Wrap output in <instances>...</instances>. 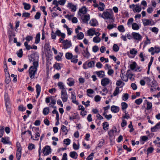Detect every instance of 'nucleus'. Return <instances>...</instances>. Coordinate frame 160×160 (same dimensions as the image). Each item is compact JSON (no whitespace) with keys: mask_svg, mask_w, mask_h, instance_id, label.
<instances>
[{"mask_svg":"<svg viewBox=\"0 0 160 160\" xmlns=\"http://www.w3.org/2000/svg\"><path fill=\"white\" fill-rule=\"evenodd\" d=\"M26 108L24 107L22 105H20L18 107V110L21 111H24L25 110Z\"/></svg>","mask_w":160,"mask_h":160,"instance_id":"nucleus-55","label":"nucleus"},{"mask_svg":"<svg viewBox=\"0 0 160 160\" xmlns=\"http://www.w3.org/2000/svg\"><path fill=\"white\" fill-rule=\"evenodd\" d=\"M90 19V16L89 14L86 15L84 16L83 17L82 16V19L83 22L85 23H88V22Z\"/></svg>","mask_w":160,"mask_h":160,"instance_id":"nucleus-11","label":"nucleus"},{"mask_svg":"<svg viewBox=\"0 0 160 160\" xmlns=\"http://www.w3.org/2000/svg\"><path fill=\"white\" fill-rule=\"evenodd\" d=\"M160 128V122L157 123L156 125L154 127L151 128V130L152 132H155L157 130Z\"/></svg>","mask_w":160,"mask_h":160,"instance_id":"nucleus-14","label":"nucleus"},{"mask_svg":"<svg viewBox=\"0 0 160 160\" xmlns=\"http://www.w3.org/2000/svg\"><path fill=\"white\" fill-rule=\"evenodd\" d=\"M102 126L103 129L107 131L108 129L109 124L107 122H105L102 123Z\"/></svg>","mask_w":160,"mask_h":160,"instance_id":"nucleus-27","label":"nucleus"},{"mask_svg":"<svg viewBox=\"0 0 160 160\" xmlns=\"http://www.w3.org/2000/svg\"><path fill=\"white\" fill-rule=\"evenodd\" d=\"M92 49L93 52H96L99 50V48L98 46L95 45L92 47Z\"/></svg>","mask_w":160,"mask_h":160,"instance_id":"nucleus-60","label":"nucleus"},{"mask_svg":"<svg viewBox=\"0 0 160 160\" xmlns=\"http://www.w3.org/2000/svg\"><path fill=\"white\" fill-rule=\"evenodd\" d=\"M121 73L120 77L123 81L125 82H127L128 80V78L127 76H124L123 73L122 72V70H121Z\"/></svg>","mask_w":160,"mask_h":160,"instance_id":"nucleus-24","label":"nucleus"},{"mask_svg":"<svg viewBox=\"0 0 160 160\" xmlns=\"http://www.w3.org/2000/svg\"><path fill=\"white\" fill-rule=\"evenodd\" d=\"M4 127L0 126V138L2 137L4 133Z\"/></svg>","mask_w":160,"mask_h":160,"instance_id":"nucleus-45","label":"nucleus"},{"mask_svg":"<svg viewBox=\"0 0 160 160\" xmlns=\"http://www.w3.org/2000/svg\"><path fill=\"white\" fill-rule=\"evenodd\" d=\"M58 85L59 88V89H62V91L66 90L65 89L64 86L62 82H59L58 83Z\"/></svg>","mask_w":160,"mask_h":160,"instance_id":"nucleus-26","label":"nucleus"},{"mask_svg":"<svg viewBox=\"0 0 160 160\" xmlns=\"http://www.w3.org/2000/svg\"><path fill=\"white\" fill-rule=\"evenodd\" d=\"M23 5L24 6V9L26 10H28L31 8V5L29 4L24 2L23 3Z\"/></svg>","mask_w":160,"mask_h":160,"instance_id":"nucleus-31","label":"nucleus"},{"mask_svg":"<svg viewBox=\"0 0 160 160\" xmlns=\"http://www.w3.org/2000/svg\"><path fill=\"white\" fill-rule=\"evenodd\" d=\"M138 51L135 48H132L130 51V53L132 55H136Z\"/></svg>","mask_w":160,"mask_h":160,"instance_id":"nucleus-47","label":"nucleus"},{"mask_svg":"<svg viewBox=\"0 0 160 160\" xmlns=\"http://www.w3.org/2000/svg\"><path fill=\"white\" fill-rule=\"evenodd\" d=\"M67 84L69 86L71 87L74 85L75 82L72 78H69L67 80Z\"/></svg>","mask_w":160,"mask_h":160,"instance_id":"nucleus-15","label":"nucleus"},{"mask_svg":"<svg viewBox=\"0 0 160 160\" xmlns=\"http://www.w3.org/2000/svg\"><path fill=\"white\" fill-rule=\"evenodd\" d=\"M118 30L121 32H125V29L124 26L122 25H120L118 27Z\"/></svg>","mask_w":160,"mask_h":160,"instance_id":"nucleus-42","label":"nucleus"},{"mask_svg":"<svg viewBox=\"0 0 160 160\" xmlns=\"http://www.w3.org/2000/svg\"><path fill=\"white\" fill-rule=\"evenodd\" d=\"M4 98L6 106L7 108L9 106V102L8 100V94L7 93H5L4 95Z\"/></svg>","mask_w":160,"mask_h":160,"instance_id":"nucleus-20","label":"nucleus"},{"mask_svg":"<svg viewBox=\"0 0 160 160\" xmlns=\"http://www.w3.org/2000/svg\"><path fill=\"white\" fill-rule=\"evenodd\" d=\"M132 35L134 39L138 41H140L142 39V37L138 33L133 32Z\"/></svg>","mask_w":160,"mask_h":160,"instance_id":"nucleus-6","label":"nucleus"},{"mask_svg":"<svg viewBox=\"0 0 160 160\" xmlns=\"http://www.w3.org/2000/svg\"><path fill=\"white\" fill-rule=\"evenodd\" d=\"M61 98L63 102H65L67 101L68 96L66 90H63L61 91Z\"/></svg>","mask_w":160,"mask_h":160,"instance_id":"nucleus-4","label":"nucleus"},{"mask_svg":"<svg viewBox=\"0 0 160 160\" xmlns=\"http://www.w3.org/2000/svg\"><path fill=\"white\" fill-rule=\"evenodd\" d=\"M154 149L152 147H150L148 148L147 150V154H148L149 153H151L153 151Z\"/></svg>","mask_w":160,"mask_h":160,"instance_id":"nucleus-59","label":"nucleus"},{"mask_svg":"<svg viewBox=\"0 0 160 160\" xmlns=\"http://www.w3.org/2000/svg\"><path fill=\"white\" fill-rule=\"evenodd\" d=\"M67 6L70 8L71 11L72 12H74L76 10L77 8L76 6L72 4L71 3H68Z\"/></svg>","mask_w":160,"mask_h":160,"instance_id":"nucleus-12","label":"nucleus"},{"mask_svg":"<svg viewBox=\"0 0 160 160\" xmlns=\"http://www.w3.org/2000/svg\"><path fill=\"white\" fill-rule=\"evenodd\" d=\"M61 129L62 130L63 132L66 133L65 135H66L67 134L68 130L67 129V128L66 127L63 125H62L61 127Z\"/></svg>","mask_w":160,"mask_h":160,"instance_id":"nucleus-51","label":"nucleus"},{"mask_svg":"<svg viewBox=\"0 0 160 160\" xmlns=\"http://www.w3.org/2000/svg\"><path fill=\"white\" fill-rule=\"evenodd\" d=\"M78 110H81L82 112L80 113V114L82 116L84 117L86 115L87 112L86 111H85V108L83 106L81 105H78Z\"/></svg>","mask_w":160,"mask_h":160,"instance_id":"nucleus-9","label":"nucleus"},{"mask_svg":"<svg viewBox=\"0 0 160 160\" xmlns=\"http://www.w3.org/2000/svg\"><path fill=\"white\" fill-rule=\"evenodd\" d=\"M119 93V89L118 87H116L114 92L113 95L114 96H116Z\"/></svg>","mask_w":160,"mask_h":160,"instance_id":"nucleus-52","label":"nucleus"},{"mask_svg":"<svg viewBox=\"0 0 160 160\" xmlns=\"http://www.w3.org/2000/svg\"><path fill=\"white\" fill-rule=\"evenodd\" d=\"M28 149L30 150H32L35 148V146L32 143H29L28 147Z\"/></svg>","mask_w":160,"mask_h":160,"instance_id":"nucleus-57","label":"nucleus"},{"mask_svg":"<svg viewBox=\"0 0 160 160\" xmlns=\"http://www.w3.org/2000/svg\"><path fill=\"white\" fill-rule=\"evenodd\" d=\"M144 79H145L147 82L148 85L152 87H154L156 86V82L155 80H153L151 81L150 78L148 77H144Z\"/></svg>","mask_w":160,"mask_h":160,"instance_id":"nucleus-3","label":"nucleus"},{"mask_svg":"<svg viewBox=\"0 0 160 160\" xmlns=\"http://www.w3.org/2000/svg\"><path fill=\"white\" fill-rule=\"evenodd\" d=\"M95 62L94 61H91L88 62V68L94 67L95 65Z\"/></svg>","mask_w":160,"mask_h":160,"instance_id":"nucleus-41","label":"nucleus"},{"mask_svg":"<svg viewBox=\"0 0 160 160\" xmlns=\"http://www.w3.org/2000/svg\"><path fill=\"white\" fill-rule=\"evenodd\" d=\"M40 34L39 33H38L36 36L35 43L38 44L39 43L40 40Z\"/></svg>","mask_w":160,"mask_h":160,"instance_id":"nucleus-28","label":"nucleus"},{"mask_svg":"<svg viewBox=\"0 0 160 160\" xmlns=\"http://www.w3.org/2000/svg\"><path fill=\"white\" fill-rule=\"evenodd\" d=\"M95 32V30L92 29H90L88 31V33L89 36H92Z\"/></svg>","mask_w":160,"mask_h":160,"instance_id":"nucleus-43","label":"nucleus"},{"mask_svg":"<svg viewBox=\"0 0 160 160\" xmlns=\"http://www.w3.org/2000/svg\"><path fill=\"white\" fill-rule=\"evenodd\" d=\"M152 20V19H148L145 18L142 19V23L144 26L151 25Z\"/></svg>","mask_w":160,"mask_h":160,"instance_id":"nucleus-10","label":"nucleus"},{"mask_svg":"<svg viewBox=\"0 0 160 160\" xmlns=\"http://www.w3.org/2000/svg\"><path fill=\"white\" fill-rule=\"evenodd\" d=\"M22 49H21L19 50V52L18 53L17 55L18 57L21 58L22 56Z\"/></svg>","mask_w":160,"mask_h":160,"instance_id":"nucleus-62","label":"nucleus"},{"mask_svg":"<svg viewBox=\"0 0 160 160\" xmlns=\"http://www.w3.org/2000/svg\"><path fill=\"white\" fill-rule=\"evenodd\" d=\"M52 113L56 114V119L57 121H59V115L58 111L56 109H54L52 111Z\"/></svg>","mask_w":160,"mask_h":160,"instance_id":"nucleus-35","label":"nucleus"},{"mask_svg":"<svg viewBox=\"0 0 160 160\" xmlns=\"http://www.w3.org/2000/svg\"><path fill=\"white\" fill-rule=\"evenodd\" d=\"M136 63L135 62H133L130 65V68L131 70H134L136 66Z\"/></svg>","mask_w":160,"mask_h":160,"instance_id":"nucleus-40","label":"nucleus"},{"mask_svg":"<svg viewBox=\"0 0 160 160\" xmlns=\"http://www.w3.org/2000/svg\"><path fill=\"white\" fill-rule=\"evenodd\" d=\"M94 156V153H92L90 154L87 158V160H92L93 158L92 157Z\"/></svg>","mask_w":160,"mask_h":160,"instance_id":"nucleus-64","label":"nucleus"},{"mask_svg":"<svg viewBox=\"0 0 160 160\" xmlns=\"http://www.w3.org/2000/svg\"><path fill=\"white\" fill-rule=\"evenodd\" d=\"M43 153L45 155H47L51 152V148L49 146H46L43 149Z\"/></svg>","mask_w":160,"mask_h":160,"instance_id":"nucleus-7","label":"nucleus"},{"mask_svg":"<svg viewBox=\"0 0 160 160\" xmlns=\"http://www.w3.org/2000/svg\"><path fill=\"white\" fill-rule=\"evenodd\" d=\"M103 15L104 16V19H110L114 20V17L113 13L112 10L109 12L108 11L104 12H103Z\"/></svg>","mask_w":160,"mask_h":160,"instance_id":"nucleus-2","label":"nucleus"},{"mask_svg":"<svg viewBox=\"0 0 160 160\" xmlns=\"http://www.w3.org/2000/svg\"><path fill=\"white\" fill-rule=\"evenodd\" d=\"M49 108L46 107L44 108L43 110V113L45 115H47L49 113Z\"/></svg>","mask_w":160,"mask_h":160,"instance_id":"nucleus-36","label":"nucleus"},{"mask_svg":"<svg viewBox=\"0 0 160 160\" xmlns=\"http://www.w3.org/2000/svg\"><path fill=\"white\" fill-rule=\"evenodd\" d=\"M89 23L91 26L95 27L98 25V22L96 19H92L90 20Z\"/></svg>","mask_w":160,"mask_h":160,"instance_id":"nucleus-17","label":"nucleus"},{"mask_svg":"<svg viewBox=\"0 0 160 160\" xmlns=\"http://www.w3.org/2000/svg\"><path fill=\"white\" fill-rule=\"evenodd\" d=\"M99 6H98V8L100 11H103L104 10L105 5L102 2H99Z\"/></svg>","mask_w":160,"mask_h":160,"instance_id":"nucleus-25","label":"nucleus"},{"mask_svg":"<svg viewBox=\"0 0 160 160\" xmlns=\"http://www.w3.org/2000/svg\"><path fill=\"white\" fill-rule=\"evenodd\" d=\"M71 142L69 138L65 139L63 141L64 143L67 145H68L70 144Z\"/></svg>","mask_w":160,"mask_h":160,"instance_id":"nucleus-53","label":"nucleus"},{"mask_svg":"<svg viewBox=\"0 0 160 160\" xmlns=\"http://www.w3.org/2000/svg\"><path fill=\"white\" fill-rule=\"evenodd\" d=\"M79 12L83 14H86L87 12L86 8L84 7H82V8H80L79 9Z\"/></svg>","mask_w":160,"mask_h":160,"instance_id":"nucleus-33","label":"nucleus"},{"mask_svg":"<svg viewBox=\"0 0 160 160\" xmlns=\"http://www.w3.org/2000/svg\"><path fill=\"white\" fill-rule=\"evenodd\" d=\"M129 95L128 93H124L122 97V99L124 101L127 100L128 98Z\"/></svg>","mask_w":160,"mask_h":160,"instance_id":"nucleus-48","label":"nucleus"},{"mask_svg":"<svg viewBox=\"0 0 160 160\" xmlns=\"http://www.w3.org/2000/svg\"><path fill=\"white\" fill-rule=\"evenodd\" d=\"M111 110L112 112L116 113L119 112V108L118 106L113 105L111 107Z\"/></svg>","mask_w":160,"mask_h":160,"instance_id":"nucleus-13","label":"nucleus"},{"mask_svg":"<svg viewBox=\"0 0 160 160\" xmlns=\"http://www.w3.org/2000/svg\"><path fill=\"white\" fill-rule=\"evenodd\" d=\"M62 43H63L62 48L64 49H67L70 48L72 46L71 42L67 40L63 41Z\"/></svg>","mask_w":160,"mask_h":160,"instance_id":"nucleus-5","label":"nucleus"},{"mask_svg":"<svg viewBox=\"0 0 160 160\" xmlns=\"http://www.w3.org/2000/svg\"><path fill=\"white\" fill-rule=\"evenodd\" d=\"M82 54L84 58L87 59L89 58L90 56V53L89 52H86L85 50L83 51V52H82Z\"/></svg>","mask_w":160,"mask_h":160,"instance_id":"nucleus-21","label":"nucleus"},{"mask_svg":"<svg viewBox=\"0 0 160 160\" xmlns=\"http://www.w3.org/2000/svg\"><path fill=\"white\" fill-rule=\"evenodd\" d=\"M77 58V55H74L72 57V58L71 59V62L75 63H77L78 61V59Z\"/></svg>","mask_w":160,"mask_h":160,"instance_id":"nucleus-23","label":"nucleus"},{"mask_svg":"<svg viewBox=\"0 0 160 160\" xmlns=\"http://www.w3.org/2000/svg\"><path fill=\"white\" fill-rule=\"evenodd\" d=\"M101 98L98 95H96L94 97L95 101L97 102L99 101Z\"/></svg>","mask_w":160,"mask_h":160,"instance_id":"nucleus-58","label":"nucleus"},{"mask_svg":"<svg viewBox=\"0 0 160 160\" xmlns=\"http://www.w3.org/2000/svg\"><path fill=\"white\" fill-rule=\"evenodd\" d=\"M145 101L147 102V109L148 110H149L151 109L152 107V104L151 102L148 101L147 100H146Z\"/></svg>","mask_w":160,"mask_h":160,"instance_id":"nucleus-39","label":"nucleus"},{"mask_svg":"<svg viewBox=\"0 0 160 160\" xmlns=\"http://www.w3.org/2000/svg\"><path fill=\"white\" fill-rule=\"evenodd\" d=\"M101 41V39L99 37H95L93 38V41L95 43H99Z\"/></svg>","mask_w":160,"mask_h":160,"instance_id":"nucleus-44","label":"nucleus"},{"mask_svg":"<svg viewBox=\"0 0 160 160\" xmlns=\"http://www.w3.org/2000/svg\"><path fill=\"white\" fill-rule=\"evenodd\" d=\"M121 106L122 109L123 110L127 108L128 105L126 102H122L121 103Z\"/></svg>","mask_w":160,"mask_h":160,"instance_id":"nucleus-46","label":"nucleus"},{"mask_svg":"<svg viewBox=\"0 0 160 160\" xmlns=\"http://www.w3.org/2000/svg\"><path fill=\"white\" fill-rule=\"evenodd\" d=\"M35 55L34 54H31L30 55V57L29 58V60L30 61V62H33L34 61H37L35 60Z\"/></svg>","mask_w":160,"mask_h":160,"instance_id":"nucleus-34","label":"nucleus"},{"mask_svg":"<svg viewBox=\"0 0 160 160\" xmlns=\"http://www.w3.org/2000/svg\"><path fill=\"white\" fill-rule=\"evenodd\" d=\"M1 142L4 144H10V142L9 141H7L6 139L3 138H2Z\"/></svg>","mask_w":160,"mask_h":160,"instance_id":"nucleus-56","label":"nucleus"},{"mask_svg":"<svg viewBox=\"0 0 160 160\" xmlns=\"http://www.w3.org/2000/svg\"><path fill=\"white\" fill-rule=\"evenodd\" d=\"M60 65V64L59 63H56L54 65L53 67L56 69L59 70L61 69Z\"/></svg>","mask_w":160,"mask_h":160,"instance_id":"nucleus-54","label":"nucleus"},{"mask_svg":"<svg viewBox=\"0 0 160 160\" xmlns=\"http://www.w3.org/2000/svg\"><path fill=\"white\" fill-rule=\"evenodd\" d=\"M73 147L75 150H77L79 148V145H77L75 142L73 144Z\"/></svg>","mask_w":160,"mask_h":160,"instance_id":"nucleus-61","label":"nucleus"},{"mask_svg":"<svg viewBox=\"0 0 160 160\" xmlns=\"http://www.w3.org/2000/svg\"><path fill=\"white\" fill-rule=\"evenodd\" d=\"M38 66V61H34L33 62V66H31L29 70V73L30 78L31 79L34 78V75L36 73L37 68Z\"/></svg>","mask_w":160,"mask_h":160,"instance_id":"nucleus-1","label":"nucleus"},{"mask_svg":"<svg viewBox=\"0 0 160 160\" xmlns=\"http://www.w3.org/2000/svg\"><path fill=\"white\" fill-rule=\"evenodd\" d=\"M21 150H17L16 158L18 160H20L21 156Z\"/></svg>","mask_w":160,"mask_h":160,"instance_id":"nucleus-29","label":"nucleus"},{"mask_svg":"<svg viewBox=\"0 0 160 160\" xmlns=\"http://www.w3.org/2000/svg\"><path fill=\"white\" fill-rule=\"evenodd\" d=\"M95 73L97 75L98 77L100 78H102L105 76L104 72L102 71H96L95 72Z\"/></svg>","mask_w":160,"mask_h":160,"instance_id":"nucleus-18","label":"nucleus"},{"mask_svg":"<svg viewBox=\"0 0 160 160\" xmlns=\"http://www.w3.org/2000/svg\"><path fill=\"white\" fill-rule=\"evenodd\" d=\"M142 102V98H140L135 100V102L137 105H140Z\"/></svg>","mask_w":160,"mask_h":160,"instance_id":"nucleus-50","label":"nucleus"},{"mask_svg":"<svg viewBox=\"0 0 160 160\" xmlns=\"http://www.w3.org/2000/svg\"><path fill=\"white\" fill-rule=\"evenodd\" d=\"M132 28L133 30H138L139 29V27L137 24L134 23L132 25Z\"/></svg>","mask_w":160,"mask_h":160,"instance_id":"nucleus-37","label":"nucleus"},{"mask_svg":"<svg viewBox=\"0 0 160 160\" xmlns=\"http://www.w3.org/2000/svg\"><path fill=\"white\" fill-rule=\"evenodd\" d=\"M36 92L37 95L36 97V98H38L40 95V93L41 91V87L39 85L37 84L36 86Z\"/></svg>","mask_w":160,"mask_h":160,"instance_id":"nucleus-16","label":"nucleus"},{"mask_svg":"<svg viewBox=\"0 0 160 160\" xmlns=\"http://www.w3.org/2000/svg\"><path fill=\"white\" fill-rule=\"evenodd\" d=\"M84 34L82 32H80L77 35V38L79 40H81L84 38Z\"/></svg>","mask_w":160,"mask_h":160,"instance_id":"nucleus-32","label":"nucleus"},{"mask_svg":"<svg viewBox=\"0 0 160 160\" xmlns=\"http://www.w3.org/2000/svg\"><path fill=\"white\" fill-rule=\"evenodd\" d=\"M41 16V13L39 12H37L34 16V18L36 19H38Z\"/></svg>","mask_w":160,"mask_h":160,"instance_id":"nucleus-63","label":"nucleus"},{"mask_svg":"<svg viewBox=\"0 0 160 160\" xmlns=\"http://www.w3.org/2000/svg\"><path fill=\"white\" fill-rule=\"evenodd\" d=\"M71 99L72 100V102L73 103L76 104L77 105H78V102L76 100V96L75 94H73V92H71Z\"/></svg>","mask_w":160,"mask_h":160,"instance_id":"nucleus-19","label":"nucleus"},{"mask_svg":"<svg viewBox=\"0 0 160 160\" xmlns=\"http://www.w3.org/2000/svg\"><path fill=\"white\" fill-rule=\"evenodd\" d=\"M78 155L76 152H70V156L73 158L76 159L77 158Z\"/></svg>","mask_w":160,"mask_h":160,"instance_id":"nucleus-22","label":"nucleus"},{"mask_svg":"<svg viewBox=\"0 0 160 160\" xmlns=\"http://www.w3.org/2000/svg\"><path fill=\"white\" fill-rule=\"evenodd\" d=\"M73 56L72 53L70 52H67L65 54V57L67 59H71L72 57Z\"/></svg>","mask_w":160,"mask_h":160,"instance_id":"nucleus-30","label":"nucleus"},{"mask_svg":"<svg viewBox=\"0 0 160 160\" xmlns=\"http://www.w3.org/2000/svg\"><path fill=\"white\" fill-rule=\"evenodd\" d=\"M119 48L117 45L116 44H114L112 47V49L113 51L115 52H117L119 51Z\"/></svg>","mask_w":160,"mask_h":160,"instance_id":"nucleus-38","label":"nucleus"},{"mask_svg":"<svg viewBox=\"0 0 160 160\" xmlns=\"http://www.w3.org/2000/svg\"><path fill=\"white\" fill-rule=\"evenodd\" d=\"M110 82V80L109 78H104L102 79L101 84L102 86L105 87Z\"/></svg>","mask_w":160,"mask_h":160,"instance_id":"nucleus-8","label":"nucleus"},{"mask_svg":"<svg viewBox=\"0 0 160 160\" xmlns=\"http://www.w3.org/2000/svg\"><path fill=\"white\" fill-rule=\"evenodd\" d=\"M134 10L137 12H139L141 11L142 8L138 5H137L134 8Z\"/></svg>","mask_w":160,"mask_h":160,"instance_id":"nucleus-49","label":"nucleus"}]
</instances>
